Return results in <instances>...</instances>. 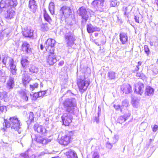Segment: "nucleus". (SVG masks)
<instances>
[{
	"mask_svg": "<svg viewBox=\"0 0 158 158\" xmlns=\"http://www.w3.org/2000/svg\"><path fill=\"white\" fill-rule=\"evenodd\" d=\"M3 127L2 129L3 131H6L8 128H10L13 131H17L19 134L21 132V128L19 120L16 117H10L8 119H4L3 123Z\"/></svg>",
	"mask_w": 158,
	"mask_h": 158,
	"instance_id": "1",
	"label": "nucleus"
},
{
	"mask_svg": "<svg viewBox=\"0 0 158 158\" xmlns=\"http://www.w3.org/2000/svg\"><path fill=\"white\" fill-rule=\"evenodd\" d=\"M64 109L67 113L74 115L78 110L76 100L71 98L66 99L63 102Z\"/></svg>",
	"mask_w": 158,
	"mask_h": 158,
	"instance_id": "2",
	"label": "nucleus"
},
{
	"mask_svg": "<svg viewBox=\"0 0 158 158\" xmlns=\"http://www.w3.org/2000/svg\"><path fill=\"white\" fill-rule=\"evenodd\" d=\"M64 41L66 46L69 49L73 48L74 45H76L75 41L77 37L73 32L69 31L64 36Z\"/></svg>",
	"mask_w": 158,
	"mask_h": 158,
	"instance_id": "3",
	"label": "nucleus"
},
{
	"mask_svg": "<svg viewBox=\"0 0 158 158\" xmlns=\"http://www.w3.org/2000/svg\"><path fill=\"white\" fill-rule=\"evenodd\" d=\"M73 135V133L72 131H66L65 135L62 136L61 138L59 140V143L61 145H67L72 139Z\"/></svg>",
	"mask_w": 158,
	"mask_h": 158,
	"instance_id": "4",
	"label": "nucleus"
},
{
	"mask_svg": "<svg viewBox=\"0 0 158 158\" xmlns=\"http://www.w3.org/2000/svg\"><path fill=\"white\" fill-rule=\"evenodd\" d=\"M77 13L82 19V23H85L90 15V12L83 7H81L79 9Z\"/></svg>",
	"mask_w": 158,
	"mask_h": 158,
	"instance_id": "5",
	"label": "nucleus"
},
{
	"mask_svg": "<svg viewBox=\"0 0 158 158\" xmlns=\"http://www.w3.org/2000/svg\"><path fill=\"white\" fill-rule=\"evenodd\" d=\"M77 85L80 91L83 93L87 89L90 84L89 81L88 79H79L77 80Z\"/></svg>",
	"mask_w": 158,
	"mask_h": 158,
	"instance_id": "6",
	"label": "nucleus"
},
{
	"mask_svg": "<svg viewBox=\"0 0 158 158\" xmlns=\"http://www.w3.org/2000/svg\"><path fill=\"white\" fill-rule=\"evenodd\" d=\"M50 40L51 42L50 44V65H52L57 61L56 56L54 55V52L55 49L54 46L56 41L53 39H50Z\"/></svg>",
	"mask_w": 158,
	"mask_h": 158,
	"instance_id": "7",
	"label": "nucleus"
},
{
	"mask_svg": "<svg viewBox=\"0 0 158 158\" xmlns=\"http://www.w3.org/2000/svg\"><path fill=\"white\" fill-rule=\"evenodd\" d=\"M105 0H94L91 3L92 5L98 10L102 11L104 8Z\"/></svg>",
	"mask_w": 158,
	"mask_h": 158,
	"instance_id": "8",
	"label": "nucleus"
},
{
	"mask_svg": "<svg viewBox=\"0 0 158 158\" xmlns=\"http://www.w3.org/2000/svg\"><path fill=\"white\" fill-rule=\"evenodd\" d=\"M72 13V10L69 7L63 6L61 8L60 11V13L61 14L60 18L62 19L63 16L65 18H68L71 15Z\"/></svg>",
	"mask_w": 158,
	"mask_h": 158,
	"instance_id": "9",
	"label": "nucleus"
},
{
	"mask_svg": "<svg viewBox=\"0 0 158 158\" xmlns=\"http://www.w3.org/2000/svg\"><path fill=\"white\" fill-rule=\"evenodd\" d=\"M72 114L65 113L61 116L63 124L65 126H68L72 122L73 116Z\"/></svg>",
	"mask_w": 158,
	"mask_h": 158,
	"instance_id": "10",
	"label": "nucleus"
},
{
	"mask_svg": "<svg viewBox=\"0 0 158 158\" xmlns=\"http://www.w3.org/2000/svg\"><path fill=\"white\" fill-rule=\"evenodd\" d=\"M34 128L35 131H36L39 133H41L42 134L45 135L46 134L48 133L49 128L47 129L44 127L38 124H35L34 126Z\"/></svg>",
	"mask_w": 158,
	"mask_h": 158,
	"instance_id": "11",
	"label": "nucleus"
},
{
	"mask_svg": "<svg viewBox=\"0 0 158 158\" xmlns=\"http://www.w3.org/2000/svg\"><path fill=\"white\" fill-rule=\"evenodd\" d=\"M144 90V85L141 82H138L135 85V92L136 94L142 95Z\"/></svg>",
	"mask_w": 158,
	"mask_h": 158,
	"instance_id": "12",
	"label": "nucleus"
},
{
	"mask_svg": "<svg viewBox=\"0 0 158 158\" xmlns=\"http://www.w3.org/2000/svg\"><path fill=\"white\" fill-rule=\"evenodd\" d=\"M64 154L67 158H78L77 154L73 150L71 149H66Z\"/></svg>",
	"mask_w": 158,
	"mask_h": 158,
	"instance_id": "13",
	"label": "nucleus"
},
{
	"mask_svg": "<svg viewBox=\"0 0 158 158\" xmlns=\"http://www.w3.org/2000/svg\"><path fill=\"white\" fill-rule=\"evenodd\" d=\"M19 95L23 101L27 102L28 100V91L26 90L21 89L18 91Z\"/></svg>",
	"mask_w": 158,
	"mask_h": 158,
	"instance_id": "14",
	"label": "nucleus"
},
{
	"mask_svg": "<svg viewBox=\"0 0 158 158\" xmlns=\"http://www.w3.org/2000/svg\"><path fill=\"white\" fill-rule=\"evenodd\" d=\"M30 47V45L28 43L24 42L22 45V50L28 54H31L32 53L31 49Z\"/></svg>",
	"mask_w": 158,
	"mask_h": 158,
	"instance_id": "15",
	"label": "nucleus"
},
{
	"mask_svg": "<svg viewBox=\"0 0 158 158\" xmlns=\"http://www.w3.org/2000/svg\"><path fill=\"white\" fill-rule=\"evenodd\" d=\"M29 8L30 10L33 13H35L37 8V6L36 4V1L35 0H30L29 2Z\"/></svg>",
	"mask_w": 158,
	"mask_h": 158,
	"instance_id": "16",
	"label": "nucleus"
},
{
	"mask_svg": "<svg viewBox=\"0 0 158 158\" xmlns=\"http://www.w3.org/2000/svg\"><path fill=\"white\" fill-rule=\"evenodd\" d=\"M87 31L89 33H91L94 31H99L100 28L96 26H93L91 24H87L86 25Z\"/></svg>",
	"mask_w": 158,
	"mask_h": 158,
	"instance_id": "17",
	"label": "nucleus"
},
{
	"mask_svg": "<svg viewBox=\"0 0 158 158\" xmlns=\"http://www.w3.org/2000/svg\"><path fill=\"white\" fill-rule=\"evenodd\" d=\"M10 72L12 76L13 75H15L17 73V69L16 68V65L14 64V61L13 59L10 60Z\"/></svg>",
	"mask_w": 158,
	"mask_h": 158,
	"instance_id": "18",
	"label": "nucleus"
},
{
	"mask_svg": "<svg viewBox=\"0 0 158 158\" xmlns=\"http://www.w3.org/2000/svg\"><path fill=\"white\" fill-rule=\"evenodd\" d=\"M14 77L10 75V79L7 82L6 88L9 90L13 89L14 86Z\"/></svg>",
	"mask_w": 158,
	"mask_h": 158,
	"instance_id": "19",
	"label": "nucleus"
},
{
	"mask_svg": "<svg viewBox=\"0 0 158 158\" xmlns=\"http://www.w3.org/2000/svg\"><path fill=\"white\" fill-rule=\"evenodd\" d=\"M131 114L129 113L124 114L123 116L119 117L117 119V122L118 123L122 124L125 122L130 116Z\"/></svg>",
	"mask_w": 158,
	"mask_h": 158,
	"instance_id": "20",
	"label": "nucleus"
},
{
	"mask_svg": "<svg viewBox=\"0 0 158 158\" xmlns=\"http://www.w3.org/2000/svg\"><path fill=\"white\" fill-rule=\"evenodd\" d=\"M119 39L122 44H125L128 40L127 34L124 32L120 33L119 34Z\"/></svg>",
	"mask_w": 158,
	"mask_h": 158,
	"instance_id": "21",
	"label": "nucleus"
},
{
	"mask_svg": "<svg viewBox=\"0 0 158 158\" xmlns=\"http://www.w3.org/2000/svg\"><path fill=\"white\" fill-rule=\"evenodd\" d=\"M121 89L123 91V93L128 94L130 93L132 91L131 87L130 85L127 84L125 85L122 86Z\"/></svg>",
	"mask_w": 158,
	"mask_h": 158,
	"instance_id": "22",
	"label": "nucleus"
},
{
	"mask_svg": "<svg viewBox=\"0 0 158 158\" xmlns=\"http://www.w3.org/2000/svg\"><path fill=\"white\" fill-rule=\"evenodd\" d=\"M28 57L27 56L23 57L22 58L21 63L22 67L24 68H26L29 65V61L27 60Z\"/></svg>",
	"mask_w": 158,
	"mask_h": 158,
	"instance_id": "23",
	"label": "nucleus"
},
{
	"mask_svg": "<svg viewBox=\"0 0 158 158\" xmlns=\"http://www.w3.org/2000/svg\"><path fill=\"white\" fill-rule=\"evenodd\" d=\"M33 30L30 27L27 28L26 30L23 31V35L26 37H31L33 36Z\"/></svg>",
	"mask_w": 158,
	"mask_h": 158,
	"instance_id": "24",
	"label": "nucleus"
},
{
	"mask_svg": "<svg viewBox=\"0 0 158 158\" xmlns=\"http://www.w3.org/2000/svg\"><path fill=\"white\" fill-rule=\"evenodd\" d=\"M8 0H2L0 2V8L2 9V10L5 11L6 9H9Z\"/></svg>",
	"mask_w": 158,
	"mask_h": 158,
	"instance_id": "25",
	"label": "nucleus"
},
{
	"mask_svg": "<svg viewBox=\"0 0 158 158\" xmlns=\"http://www.w3.org/2000/svg\"><path fill=\"white\" fill-rule=\"evenodd\" d=\"M27 118L26 121L27 124L29 125L34 121V114L33 112H30L27 114Z\"/></svg>",
	"mask_w": 158,
	"mask_h": 158,
	"instance_id": "26",
	"label": "nucleus"
},
{
	"mask_svg": "<svg viewBox=\"0 0 158 158\" xmlns=\"http://www.w3.org/2000/svg\"><path fill=\"white\" fill-rule=\"evenodd\" d=\"M6 12V13L5 14V16L6 18L11 19L13 18L15 15V12L12 9H8Z\"/></svg>",
	"mask_w": 158,
	"mask_h": 158,
	"instance_id": "27",
	"label": "nucleus"
},
{
	"mask_svg": "<svg viewBox=\"0 0 158 158\" xmlns=\"http://www.w3.org/2000/svg\"><path fill=\"white\" fill-rule=\"evenodd\" d=\"M22 79L24 85L26 86L31 81V78L27 74H23Z\"/></svg>",
	"mask_w": 158,
	"mask_h": 158,
	"instance_id": "28",
	"label": "nucleus"
},
{
	"mask_svg": "<svg viewBox=\"0 0 158 158\" xmlns=\"http://www.w3.org/2000/svg\"><path fill=\"white\" fill-rule=\"evenodd\" d=\"M35 140L38 143H42L44 144H46L48 143V141L46 139H44L40 136H36Z\"/></svg>",
	"mask_w": 158,
	"mask_h": 158,
	"instance_id": "29",
	"label": "nucleus"
},
{
	"mask_svg": "<svg viewBox=\"0 0 158 158\" xmlns=\"http://www.w3.org/2000/svg\"><path fill=\"white\" fill-rule=\"evenodd\" d=\"M154 92L153 88L149 86H148L145 89V94L147 96H150L153 95Z\"/></svg>",
	"mask_w": 158,
	"mask_h": 158,
	"instance_id": "30",
	"label": "nucleus"
},
{
	"mask_svg": "<svg viewBox=\"0 0 158 158\" xmlns=\"http://www.w3.org/2000/svg\"><path fill=\"white\" fill-rule=\"evenodd\" d=\"M8 3L9 9H11L12 7H15L18 3L17 0H8Z\"/></svg>",
	"mask_w": 158,
	"mask_h": 158,
	"instance_id": "31",
	"label": "nucleus"
},
{
	"mask_svg": "<svg viewBox=\"0 0 158 158\" xmlns=\"http://www.w3.org/2000/svg\"><path fill=\"white\" fill-rule=\"evenodd\" d=\"M29 71L31 74L37 73L39 71V69L35 66L31 65L29 68Z\"/></svg>",
	"mask_w": 158,
	"mask_h": 158,
	"instance_id": "32",
	"label": "nucleus"
},
{
	"mask_svg": "<svg viewBox=\"0 0 158 158\" xmlns=\"http://www.w3.org/2000/svg\"><path fill=\"white\" fill-rule=\"evenodd\" d=\"M132 104L133 107L138 108L139 106V102L136 99L132 98Z\"/></svg>",
	"mask_w": 158,
	"mask_h": 158,
	"instance_id": "33",
	"label": "nucleus"
},
{
	"mask_svg": "<svg viewBox=\"0 0 158 158\" xmlns=\"http://www.w3.org/2000/svg\"><path fill=\"white\" fill-rule=\"evenodd\" d=\"M108 77L110 79H115L116 77V73L113 71H110L108 73Z\"/></svg>",
	"mask_w": 158,
	"mask_h": 158,
	"instance_id": "34",
	"label": "nucleus"
},
{
	"mask_svg": "<svg viewBox=\"0 0 158 158\" xmlns=\"http://www.w3.org/2000/svg\"><path fill=\"white\" fill-rule=\"evenodd\" d=\"M30 95L31 99L33 100H35L38 98L39 97L38 93H35L33 94H31Z\"/></svg>",
	"mask_w": 158,
	"mask_h": 158,
	"instance_id": "35",
	"label": "nucleus"
},
{
	"mask_svg": "<svg viewBox=\"0 0 158 158\" xmlns=\"http://www.w3.org/2000/svg\"><path fill=\"white\" fill-rule=\"evenodd\" d=\"M44 16L45 20L48 22H49V16L48 14L47 13L46 9L45 8L44 9Z\"/></svg>",
	"mask_w": 158,
	"mask_h": 158,
	"instance_id": "36",
	"label": "nucleus"
},
{
	"mask_svg": "<svg viewBox=\"0 0 158 158\" xmlns=\"http://www.w3.org/2000/svg\"><path fill=\"white\" fill-rule=\"evenodd\" d=\"M122 106H121L123 109H125L128 106L129 104V102L127 100H125L122 102Z\"/></svg>",
	"mask_w": 158,
	"mask_h": 158,
	"instance_id": "37",
	"label": "nucleus"
},
{
	"mask_svg": "<svg viewBox=\"0 0 158 158\" xmlns=\"http://www.w3.org/2000/svg\"><path fill=\"white\" fill-rule=\"evenodd\" d=\"M54 4L53 2H50V13L52 15L54 14Z\"/></svg>",
	"mask_w": 158,
	"mask_h": 158,
	"instance_id": "38",
	"label": "nucleus"
},
{
	"mask_svg": "<svg viewBox=\"0 0 158 158\" xmlns=\"http://www.w3.org/2000/svg\"><path fill=\"white\" fill-rule=\"evenodd\" d=\"M38 84L37 83L30 85V89L31 91H33L35 88H37L38 86Z\"/></svg>",
	"mask_w": 158,
	"mask_h": 158,
	"instance_id": "39",
	"label": "nucleus"
},
{
	"mask_svg": "<svg viewBox=\"0 0 158 158\" xmlns=\"http://www.w3.org/2000/svg\"><path fill=\"white\" fill-rule=\"evenodd\" d=\"M146 123L144 122L142 123L140 126V129L142 130V131H144L146 128Z\"/></svg>",
	"mask_w": 158,
	"mask_h": 158,
	"instance_id": "40",
	"label": "nucleus"
},
{
	"mask_svg": "<svg viewBox=\"0 0 158 158\" xmlns=\"http://www.w3.org/2000/svg\"><path fill=\"white\" fill-rule=\"evenodd\" d=\"M144 50L145 53L148 56L150 53V50L148 47V46L145 45L144 47Z\"/></svg>",
	"mask_w": 158,
	"mask_h": 158,
	"instance_id": "41",
	"label": "nucleus"
},
{
	"mask_svg": "<svg viewBox=\"0 0 158 158\" xmlns=\"http://www.w3.org/2000/svg\"><path fill=\"white\" fill-rule=\"evenodd\" d=\"M114 107L115 109L117 110H120L121 112H122L123 111V108H122L121 106H120L119 105H114Z\"/></svg>",
	"mask_w": 158,
	"mask_h": 158,
	"instance_id": "42",
	"label": "nucleus"
},
{
	"mask_svg": "<svg viewBox=\"0 0 158 158\" xmlns=\"http://www.w3.org/2000/svg\"><path fill=\"white\" fill-rule=\"evenodd\" d=\"M117 4V1L116 0H111L110 5L112 6H115Z\"/></svg>",
	"mask_w": 158,
	"mask_h": 158,
	"instance_id": "43",
	"label": "nucleus"
},
{
	"mask_svg": "<svg viewBox=\"0 0 158 158\" xmlns=\"http://www.w3.org/2000/svg\"><path fill=\"white\" fill-rule=\"evenodd\" d=\"M6 111V107L5 106H0V113L5 112Z\"/></svg>",
	"mask_w": 158,
	"mask_h": 158,
	"instance_id": "44",
	"label": "nucleus"
},
{
	"mask_svg": "<svg viewBox=\"0 0 158 158\" xmlns=\"http://www.w3.org/2000/svg\"><path fill=\"white\" fill-rule=\"evenodd\" d=\"M106 148L110 149H111L112 147V145L109 142H108L106 143Z\"/></svg>",
	"mask_w": 158,
	"mask_h": 158,
	"instance_id": "45",
	"label": "nucleus"
},
{
	"mask_svg": "<svg viewBox=\"0 0 158 158\" xmlns=\"http://www.w3.org/2000/svg\"><path fill=\"white\" fill-rule=\"evenodd\" d=\"M92 158H99V155L97 152H94L92 155Z\"/></svg>",
	"mask_w": 158,
	"mask_h": 158,
	"instance_id": "46",
	"label": "nucleus"
},
{
	"mask_svg": "<svg viewBox=\"0 0 158 158\" xmlns=\"http://www.w3.org/2000/svg\"><path fill=\"white\" fill-rule=\"evenodd\" d=\"M46 91H41L38 93L39 97L44 96L46 93Z\"/></svg>",
	"mask_w": 158,
	"mask_h": 158,
	"instance_id": "47",
	"label": "nucleus"
},
{
	"mask_svg": "<svg viewBox=\"0 0 158 158\" xmlns=\"http://www.w3.org/2000/svg\"><path fill=\"white\" fill-rule=\"evenodd\" d=\"M20 156L24 158H27L28 156V155L27 152H25V153H21Z\"/></svg>",
	"mask_w": 158,
	"mask_h": 158,
	"instance_id": "48",
	"label": "nucleus"
},
{
	"mask_svg": "<svg viewBox=\"0 0 158 158\" xmlns=\"http://www.w3.org/2000/svg\"><path fill=\"white\" fill-rule=\"evenodd\" d=\"M136 76L141 79H143L144 77L143 74L140 73H137L136 74Z\"/></svg>",
	"mask_w": 158,
	"mask_h": 158,
	"instance_id": "49",
	"label": "nucleus"
},
{
	"mask_svg": "<svg viewBox=\"0 0 158 158\" xmlns=\"http://www.w3.org/2000/svg\"><path fill=\"white\" fill-rule=\"evenodd\" d=\"M158 128V126L157 125L155 124L152 128V131L155 132L157 131Z\"/></svg>",
	"mask_w": 158,
	"mask_h": 158,
	"instance_id": "50",
	"label": "nucleus"
},
{
	"mask_svg": "<svg viewBox=\"0 0 158 158\" xmlns=\"http://www.w3.org/2000/svg\"><path fill=\"white\" fill-rule=\"evenodd\" d=\"M152 72L153 73L155 74L156 75L158 73V69L156 68H153L152 70Z\"/></svg>",
	"mask_w": 158,
	"mask_h": 158,
	"instance_id": "51",
	"label": "nucleus"
},
{
	"mask_svg": "<svg viewBox=\"0 0 158 158\" xmlns=\"http://www.w3.org/2000/svg\"><path fill=\"white\" fill-rule=\"evenodd\" d=\"M6 60H7V58L6 57H4L2 59V62L3 63V64L4 65H6Z\"/></svg>",
	"mask_w": 158,
	"mask_h": 158,
	"instance_id": "52",
	"label": "nucleus"
},
{
	"mask_svg": "<svg viewBox=\"0 0 158 158\" xmlns=\"http://www.w3.org/2000/svg\"><path fill=\"white\" fill-rule=\"evenodd\" d=\"M99 117L98 116H95V117L94 120L97 123H98L99 122Z\"/></svg>",
	"mask_w": 158,
	"mask_h": 158,
	"instance_id": "53",
	"label": "nucleus"
},
{
	"mask_svg": "<svg viewBox=\"0 0 158 158\" xmlns=\"http://www.w3.org/2000/svg\"><path fill=\"white\" fill-rule=\"evenodd\" d=\"M135 21L136 22L138 23H139V17L137 16H135Z\"/></svg>",
	"mask_w": 158,
	"mask_h": 158,
	"instance_id": "54",
	"label": "nucleus"
},
{
	"mask_svg": "<svg viewBox=\"0 0 158 158\" xmlns=\"http://www.w3.org/2000/svg\"><path fill=\"white\" fill-rule=\"evenodd\" d=\"M45 154V153H44V152H42L41 153H40L37 156H38V157H40L41 156H43V155H44Z\"/></svg>",
	"mask_w": 158,
	"mask_h": 158,
	"instance_id": "55",
	"label": "nucleus"
},
{
	"mask_svg": "<svg viewBox=\"0 0 158 158\" xmlns=\"http://www.w3.org/2000/svg\"><path fill=\"white\" fill-rule=\"evenodd\" d=\"M49 120V119L48 118H47L45 119V124H48V121Z\"/></svg>",
	"mask_w": 158,
	"mask_h": 158,
	"instance_id": "56",
	"label": "nucleus"
},
{
	"mask_svg": "<svg viewBox=\"0 0 158 158\" xmlns=\"http://www.w3.org/2000/svg\"><path fill=\"white\" fill-rule=\"evenodd\" d=\"M38 157L35 155H33L31 156V158H38Z\"/></svg>",
	"mask_w": 158,
	"mask_h": 158,
	"instance_id": "57",
	"label": "nucleus"
},
{
	"mask_svg": "<svg viewBox=\"0 0 158 158\" xmlns=\"http://www.w3.org/2000/svg\"><path fill=\"white\" fill-rule=\"evenodd\" d=\"M139 66L137 65L136 66V68L135 69V70L136 71L139 70Z\"/></svg>",
	"mask_w": 158,
	"mask_h": 158,
	"instance_id": "58",
	"label": "nucleus"
},
{
	"mask_svg": "<svg viewBox=\"0 0 158 158\" xmlns=\"http://www.w3.org/2000/svg\"><path fill=\"white\" fill-rule=\"evenodd\" d=\"M141 64H142V62H141V61H139L138 63V65H137L140 66L141 65Z\"/></svg>",
	"mask_w": 158,
	"mask_h": 158,
	"instance_id": "59",
	"label": "nucleus"
},
{
	"mask_svg": "<svg viewBox=\"0 0 158 158\" xmlns=\"http://www.w3.org/2000/svg\"><path fill=\"white\" fill-rule=\"evenodd\" d=\"M5 96H4V98H3L5 102H7L8 101V99L6 98H5Z\"/></svg>",
	"mask_w": 158,
	"mask_h": 158,
	"instance_id": "60",
	"label": "nucleus"
},
{
	"mask_svg": "<svg viewBox=\"0 0 158 158\" xmlns=\"http://www.w3.org/2000/svg\"><path fill=\"white\" fill-rule=\"evenodd\" d=\"M40 49L41 50H42L43 49V48H44V47H43V45L42 44H41L40 45Z\"/></svg>",
	"mask_w": 158,
	"mask_h": 158,
	"instance_id": "61",
	"label": "nucleus"
},
{
	"mask_svg": "<svg viewBox=\"0 0 158 158\" xmlns=\"http://www.w3.org/2000/svg\"><path fill=\"white\" fill-rule=\"evenodd\" d=\"M100 114V110L98 111V117H99Z\"/></svg>",
	"mask_w": 158,
	"mask_h": 158,
	"instance_id": "62",
	"label": "nucleus"
},
{
	"mask_svg": "<svg viewBox=\"0 0 158 158\" xmlns=\"http://www.w3.org/2000/svg\"><path fill=\"white\" fill-rule=\"evenodd\" d=\"M94 35L95 37H97L98 35V33H94Z\"/></svg>",
	"mask_w": 158,
	"mask_h": 158,
	"instance_id": "63",
	"label": "nucleus"
},
{
	"mask_svg": "<svg viewBox=\"0 0 158 158\" xmlns=\"http://www.w3.org/2000/svg\"><path fill=\"white\" fill-rule=\"evenodd\" d=\"M106 42V40L102 41L101 42V43L102 44H104Z\"/></svg>",
	"mask_w": 158,
	"mask_h": 158,
	"instance_id": "64",
	"label": "nucleus"
}]
</instances>
